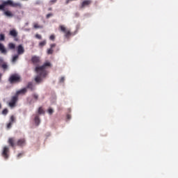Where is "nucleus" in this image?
I'll return each instance as SVG.
<instances>
[{"instance_id": "35", "label": "nucleus", "mask_w": 178, "mask_h": 178, "mask_svg": "<svg viewBox=\"0 0 178 178\" xmlns=\"http://www.w3.org/2000/svg\"><path fill=\"white\" fill-rule=\"evenodd\" d=\"M21 156H23V153L18 154L17 158H21Z\"/></svg>"}, {"instance_id": "4", "label": "nucleus", "mask_w": 178, "mask_h": 178, "mask_svg": "<svg viewBox=\"0 0 178 178\" xmlns=\"http://www.w3.org/2000/svg\"><path fill=\"white\" fill-rule=\"evenodd\" d=\"M60 31H63L65 34V38H70V37L73 35H76V33H72L70 32V30L66 29V28L63 26H60Z\"/></svg>"}, {"instance_id": "27", "label": "nucleus", "mask_w": 178, "mask_h": 178, "mask_svg": "<svg viewBox=\"0 0 178 178\" xmlns=\"http://www.w3.org/2000/svg\"><path fill=\"white\" fill-rule=\"evenodd\" d=\"M49 40H51V41H55V35H51Z\"/></svg>"}, {"instance_id": "5", "label": "nucleus", "mask_w": 178, "mask_h": 178, "mask_svg": "<svg viewBox=\"0 0 178 178\" xmlns=\"http://www.w3.org/2000/svg\"><path fill=\"white\" fill-rule=\"evenodd\" d=\"M2 3L5 6H13L14 8H16V6H22V4L19 3H14L12 0H7V1H3Z\"/></svg>"}, {"instance_id": "28", "label": "nucleus", "mask_w": 178, "mask_h": 178, "mask_svg": "<svg viewBox=\"0 0 178 178\" xmlns=\"http://www.w3.org/2000/svg\"><path fill=\"white\" fill-rule=\"evenodd\" d=\"M35 38H38V40H42V36H41V35H40V34H36Z\"/></svg>"}, {"instance_id": "30", "label": "nucleus", "mask_w": 178, "mask_h": 178, "mask_svg": "<svg viewBox=\"0 0 178 178\" xmlns=\"http://www.w3.org/2000/svg\"><path fill=\"white\" fill-rule=\"evenodd\" d=\"M10 122L13 123L15 122V116L12 115L10 119Z\"/></svg>"}, {"instance_id": "15", "label": "nucleus", "mask_w": 178, "mask_h": 178, "mask_svg": "<svg viewBox=\"0 0 178 178\" xmlns=\"http://www.w3.org/2000/svg\"><path fill=\"white\" fill-rule=\"evenodd\" d=\"M3 15L7 17H13V13L9 10H4Z\"/></svg>"}, {"instance_id": "1", "label": "nucleus", "mask_w": 178, "mask_h": 178, "mask_svg": "<svg viewBox=\"0 0 178 178\" xmlns=\"http://www.w3.org/2000/svg\"><path fill=\"white\" fill-rule=\"evenodd\" d=\"M52 64L49 61H47L42 66L35 67V72L37 73H40V76H43V77L47 76V70L45 69H48V67H51Z\"/></svg>"}, {"instance_id": "39", "label": "nucleus", "mask_w": 178, "mask_h": 178, "mask_svg": "<svg viewBox=\"0 0 178 178\" xmlns=\"http://www.w3.org/2000/svg\"><path fill=\"white\" fill-rule=\"evenodd\" d=\"M2 79V74L0 73V80Z\"/></svg>"}, {"instance_id": "8", "label": "nucleus", "mask_w": 178, "mask_h": 178, "mask_svg": "<svg viewBox=\"0 0 178 178\" xmlns=\"http://www.w3.org/2000/svg\"><path fill=\"white\" fill-rule=\"evenodd\" d=\"M0 67L4 70L8 69V63L3 61V58L2 57H0Z\"/></svg>"}, {"instance_id": "25", "label": "nucleus", "mask_w": 178, "mask_h": 178, "mask_svg": "<svg viewBox=\"0 0 178 178\" xmlns=\"http://www.w3.org/2000/svg\"><path fill=\"white\" fill-rule=\"evenodd\" d=\"M8 112H9V111L8 110V108H4L2 111V114L3 115H8Z\"/></svg>"}, {"instance_id": "16", "label": "nucleus", "mask_w": 178, "mask_h": 178, "mask_svg": "<svg viewBox=\"0 0 178 178\" xmlns=\"http://www.w3.org/2000/svg\"><path fill=\"white\" fill-rule=\"evenodd\" d=\"M19 56H20V55L19 54H15L14 56H13L11 60L12 63H16V61L17 60V59H19Z\"/></svg>"}, {"instance_id": "6", "label": "nucleus", "mask_w": 178, "mask_h": 178, "mask_svg": "<svg viewBox=\"0 0 178 178\" xmlns=\"http://www.w3.org/2000/svg\"><path fill=\"white\" fill-rule=\"evenodd\" d=\"M18 100L19 97L17 95H15V96H13L8 103V106H10V108H15V106H16V103Z\"/></svg>"}, {"instance_id": "34", "label": "nucleus", "mask_w": 178, "mask_h": 178, "mask_svg": "<svg viewBox=\"0 0 178 178\" xmlns=\"http://www.w3.org/2000/svg\"><path fill=\"white\" fill-rule=\"evenodd\" d=\"M65 81V77L62 76L60 79V83H63Z\"/></svg>"}, {"instance_id": "17", "label": "nucleus", "mask_w": 178, "mask_h": 178, "mask_svg": "<svg viewBox=\"0 0 178 178\" xmlns=\"http://www.w3.org/2000/svg\"><path fill=\"white\" fill-rule=\"evenodd\" d=\"M9 49L13 50L16 49V44H15L14 43L10 42L8 43V45Z\"/></svg>"}, {"instance_id": "11", "label": "nucleus", "mask_w": 178, "mask_h": 178, "mask_svg": "<svg viewBox=\"0 0 178 178\" xmlns=\"http://www.w3.org/2000/svg\"><path fill=\"white\" fill-rule=\"evenodd\" d=\"M31 62L33 65H37V63H40V57L37 56H33L31 58Z\"/></svg>"}, {"instance_id": "13", "label": "nucleus", "mask_w": 178, "mask_h": 178, "mask_svg": "<svg viewBox=\"0 0 178 178\" xmlns=\"http://www.w3.org/2000/svg\"><path fill=\"white\" fill-rule=\"evenodd\" d=\"M25 88H26V90H31V91H34V90H35V88L34 87V84H33V82H29Z\"/></svg>"}, {"instance_id": "2", "label": "nucleus", "mask_w": 178, "mask_h": 178, "mask_svg": "<svg viewBox=\"0 0 178 178\" xmlns=\"http://www.w3.org/2000/svg\"><path fill=\"white\" fill-rule=\"evenodd\" d=\"M8 143L12 147H15V145H17L18 147H24V145H26V139L25 138H20L17 141L16 143H15V138H10L8 139Z\"/></svg>"}, {"instance_id": "24", "label": "nucleus", "mask_w": 178, "mask_h": 178, "mask_svg": "<svg viewBox=\"0 0 178 178\" xmlns=\"http://www.w3.org/2000/svg\"><path fill=\"white\" fill-rule=\"evenodd\" d=\"M0 41H5V35L3 33L0 34Z\"/></svg>"}, {"instance_id": "9", "label": "nucleus", "mask_w": 178, "mask_h": 178, "mask_svg": "<svg viewBox=\"0 0 178 178\" xmlns=\"http://www.w3.org/2000/svg\"><path fill=\"white\" fill-rule=\"evenodd\" d=\"M17 53L18 55H23L24 54V47H23V45L19 44L17 47Z\"/></svg>"}, {"instance_id": "10", "label": "nucleus", "mask_w": 178, "mask_h": 178, "mask_svg": "<svg viewBox=\"0 0 178 178\" xmlns=\"http://www.w3.org/2000/svg\"><path fill=\"white\" fill-rule=\"evenodd\" d=\"M27 92V88H23L22 89L17 91L16 95L17 97H19V95H24Z\"/></svg>"}, {"instance_id": "41", "label": "nucleus", "mask_w": 178, "mask_h": 178, "mask_svg": "<svg viewBox=\"0 0 178 178\" xmlns=\"http://www.w3.org/2000/svg\"><path fill=\"white\" fill-rule=\"evenodd\" d=\"M1 108H2V106H1V104H0V109H1Z\"/></svg>"}, {"instance_id": "37", "label": "nucleus", "mask_w": 178, "mask_h": 178, "mask_svg": "<svg viewBox=\"0 0 178 178\" xmlns=\"http://www.w3.org/2000/svg\"><path fill=\"white\" fill-rule=\"evenodd\" d=\"M67 119H70V115H67Z\"/></svg>"}, {"instance_id": "32", "label": "nucleus", "mask_w": 178, "mask_h": 178, "mask_svg": "<svg viewBox=\"0 0 178 178\" xmlns=\"http://www.w3.org/2000/svg\"><path fill=\"white\" fill-rule=\"evenodd\" d=\"M56 47V44L54 43L50 44V48H51V49H54V48H55Z\"/></svg>"}, {"instance_id": "31", "label": "nucleus", "mask_w": 178, "mask_h": 178, "mask_svg": "<svg viewBox=\"0 0 178 178\" xmlns=\"http://www.w3.org/2000/svg\"><path fill=\"white\" fill-rule=\"evenodd\" d=\"M33 97L34 98V99H35L37 101V99H38V95L37 94H33Z\"/></svg>"}, {"instance_id": "7", "label": "nucleus", "mask_w": 178, "mask_h": 178, "mask_svg": "<svg viewBox=\"0 0 178 178\" xmlns=\"http://www.w3.org/2000/svg\"><path fill=\"white\" fill-rule=\"evenodd\" d=\"M8 152H9V147H8L7 146H5L3 147V152H2V156H3L5 159H8V158H9V155L8 154Z\"/></svg>"}, {"instance_id": "18", "label": "nucleus", "mask_w": 178, "mask_h": 178, "mask_svg": "<svg viewBox=\"0 0 178 178\" xmlns=\"http://www.w3.org/2000/svg\"><path fill=\"white\" fill-rule=\"evenodd\" d=\"M34 120L36 126H38L40 123V116H38V115H35Z\"/></svg>"}, {"instance_id": "29", "label": "nucleus", "mask_w": 178, "mask_h": 178, "mask_svg": "<svg viewBox=\"0 0 178 178\" xmlns=\"http://www.w3.org/2000/svg\"><path fill=\"white\" fill-rule=\"evenodd\" d=\"M48 113H49V115H52L54 113V109L49 108L48 109Z\"/></svg>"}, {"instance_id": "22", "label": "nucleus", "mask_w": 178, "mask_h": 178, "mask_svg": "<svg viewBox=\"0 0 178 178\" xmlns=\"http://www.w3.org/2000/svg\"><path fill=\"white\" fill-rule=\"evenodd\" d=\"M38 113H39V115H42V114L45 113V111H44V109H42V107H39Z\"/></svg>"}, {"instance_id": "19", "label": "nucleus", "mask_w": 178, "mask_h": 178, "mask_svg": "<svg viewBox=\"0 0 178 178\" xmlns=\"http://www.w3.org/2000/svg\"><path fill=\"white\" fill-rule=\"evenodd\" d=\"M91 3V1L90 0H86L82 3V8H84V6H88V5H90Z\"/></svg>"}, {"instance_id": "14", "label": "nucleus", "mask_w": 178, "mask_h": 178, "mask_svg": "<svg viewBox=\"0 0 178 178\" xmlns=\"http://www.w3.org/2000/svg\"><path fill=\"white\" fill-rule=\"evenodd\" d=\"M40 75H38L35 77V83H40L42 81V79L41 77H44V76L41 75V72H39Z\"/></svg>"}, {"instance_id": "20", "label": "nucleus", "mask_w": 178, "mask_h": 178, "mask_svg": "<svg viewBox=\"0 0 178 178\" xmlns=\"http://www.w3.org/2000/svg\"><path fill=\"white\" fill-rule=\"evenodd\" d=\"M10 35L12 37H17V32L15 30H11L10 31Z\"/></svg>"}, {"instance_id": "36", "label": "nucleus", "mask_w": 178, "mask_h": 178, "mask_svg": "<svg viewBox=\"0 0 178 178\" xmlns=\"http://www.w3.org/2000/svg\"><path fill=\"white\" fill-rule=\"evenodd\" d=\"M34 27H35V29H40V26H38V24H35L34 25Z\"/></svg>"}, {"instance_id": "3", "label": "nucleus", "mask_w": 178, "mask_h": 178, "mask_svg": "<svg viewBox=\"0 0 178 178\" xmlns=\"http://www.w3.org/2000/svg\"><path fill=\"white\" fill-rule=\"evenodd\" d=\"M8 81L10 84H13L14 83H20V81H22V76L17 74H12L8 79Z\"/></svg>"}, {"instance_id": "12", "label": "nucleus", "mask_w": 178, "mask_h": 178, "mask_svg": "<svg viewBox=\"0 0 178 178\" xmlns=\"http://www.w3.org/2000/svg\"><path fill=\"white\" fill-rule=\"evenodd\" d=\"M0 52L3 55H6V54H8V51L6 50V48H5V46L2 43H0Z\"/></svg>"}, {"instance_id": "21", "label": "nucleus", "mask_w": 178, "mask_h": 178, "mask_svg": "<svg viewBox=\"0 0 178 178\" xmlns=\"http://www.w3.org/2000/svg\"><path fill=\"white\" fill-rule=\"evenodd\" d=\"M45 45H47V40H43V41L39 42L40 48H42V47H45Z\"/></svg>"}, {"instance_id": "26", "label": "nucleus", "mask_w": 178, "mask_h": 178, "mask_svg": "<svg viewBox=\"0 0 178 178\" xmlns=\"http://www.w3.org/2000/svg\"><path fill=\"white\" fill-rule=\"evenodd\" d=\"M0 10H3L5 12V6L3 5V3L0 5Z\"/></svg>"}, {"instance_id": "38", "label": "nucleus", "mask_w": 178, "mask_h": 178, "mask_svg": "<svg viewBox=\"0 0 178 178\" xmlns=\"http://www.w3.org/2000/svg\"><path fill=\"white\" fill-rule=\"evenodd\" d=\"M50 16H51V14H48V15H47V17H50Z\"/></svg>"}, {"instance_id": "33", "label": "nucleus", "mask_w": 178, "mask_h": 178, "mask_svg": "<svg viewBox=\"0 0 178 178\" xmlns=\"http://www.w3.org/2000/svg\"><path fill=\"white\" fill-rule=\"evenodd\" d=\"M13 123H12V122H9L8 124H7V129H10L11 127H12V124H13Z\"/></svg>"}, {"instance_id": "23", "label": "nucleus", "mask_w": 178, "mask_h": 178, "mask_svg": "<svg viewBox=\"0 0 178 178\" xmlns=\"http://www.w3.org/2000/svg\"><path fill=\"white\" fill-rule=\"evenodd\" d=\"M54 54V49L49 48L47 49V55H52Z\"/></svg>"}, {"instance_id": "40", "label": "nucleus", "mask_w": 178, "mask_h": 178, "mask_svg": "<svg viewBox=\"0 0 178 178\" xmlns=\"http://www.w3.org/2000/svg\"><path fill=\"white\" fill-rule=\"evenodd\" d=\"M69 1H70V0H67V3H69Z\"/></svg>"}]
</instances>
